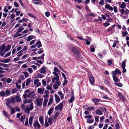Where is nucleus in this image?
<instances>
[{"label":"nucleus","mask_w":129,"mask_h":129,"mask_svg":"<svg viewBox=\"0 0 129 129\" xmlns=\"http://www.w3.org/2000/svg\"><path fill=\"white\" fill-rule=\"evenodd\" d=\"M2 67L5 68H7L8 67V65L4 64L3 63H0V73H3L4 72V68Z\"/></svg>","instance_id":"nucleus-1"},{"label":"nucleus","mask_w":129,"mask_h":129,"mask_svg":"<svg viewBox=\"0 0 129 129\" xmlns=\"http://www.w3.org/2000/svg\"><path fill=\"white\" fill-rule=\"evenodd\" d=\"M43 99L41 98H37L36 99L37 104L38 106H42V104Z\"/></svg>","instance_id":"nucleus-2"},{"label":"nucleus","mask_w":129,"mask_h":129,"mask_svg":"<svg viewBox=\"0 0 129 129\" xmlns=\"http://www.w3.org/2000/svg\"><path fill=\"white\" fill-rule=\"evenodd\" d=\"M34 126L36 129H39L40 128L41 126L37 120L34 122Z\"/></svg>","instance_id":"nucleus-3"},{"label":"nucleus","mask_w":129,"mask_h":129,"mask_svg":"<svg viewBox=\"0 0 129 129\" xmlns=\"http://www.w3.org/2000/svg\"><path fill=\"white\" fill-rule=\"evenodd\" d=\"M40 80L38 79H36L34 81V85L37 87H39L41 85V83L39 82Z\"/></svg>","instance_id":"nucleus-4"},{"label":"nucleus","mask_w":129,"mask_h":129,"mask_svg":"<svg viewBox=\"0 0 129 129\" xmlns=\"http://www.w3.org/2000/svg\"><path fill=\"white\" fill-rule=\"evenodd\" d=\"M63 105V103L59 104L55 108V109L56 110H60L61 111L62 110Z\"/></svg>","instance_id":"nucleus-5"},{"label":"nucleus","mask_w":129,"mask_h":129,"mask_svg":"<svg viewBox=\"0 0 129 129\" xmlns=\"http://www.w3.org/2000/svg\"><path fill=\"white\" fill-rule=\"evenodd\" d=\"M36 94L34 92H31L28 94V98H29L32 99H34L35 98V96Z\"/></svg>","instance_id":"nucleus-6"},{"label":"nucleus","mask_w":129,"mask_h":129,"mask_svg":"<svg viewBox=\"0 0 129 129\" xmlns=\"http://www.w3.org/2000/svg\"><path fill=\"white\" fill-rule=\"evenodd\" d=\"M89 79L90 83L92 84L94 83V78L91 74L89 75Z\"/></svg>","instance_id":"nucleus-7"},{"label":"nucleus","mask_w":129,"mask_h":129,"mask_svg":"<svg viewBox=\"0 0 129 129\" xmlns=\"http://www.w3.org/2000/svg\"><path fill=\"white\" fill-rule=\"evenodd\" d=\"M6 106H7L8 108L9 109H10L11 107V106H10V104L11 103L9 102V99H6Z\"/></svg>","instance_id":"nucleus-8"},{"label":"nucleus","mask_w":129,"mask_h":129,"mask_svg":"<svg viewBox=\"0 0 129 129\" xmlns=\"http://www.w3.org/2000/svg\"><path fill=\"white\" fill-rule=\"evenodd\" d=\"M39 71L40 73L45 74L46 72V68L45 67H43Z\"/></svg>","instance_id":"nucleus-9"},{"label":"nucleus","mask_w":129,"mask_h":129,"mask_svg":"<svg viewBox=\"0 0 129 129\" xmlns=\"http://www.w3.org/2000/svg\"><path fill=\"white\" fill-rule=\"evenodd\" d=\"M71 50L72 52L76 55H78L79 54V52L77 50L75 47L72 48Z\"/></svg>","instance_id":"nucleus-10"},{"label":"nucleus","mask_w":129,"mask_h":129,"mask_svg":"<svg viewBox=\"0 0 129 129\" xmlns=\"http://www.w3.org/2000/svg\"><path fill=\"white\" fill-rule=\"evenodd\" d=\"M32 81V80L31 78H28L26 80L25 85L26 86H28Z\"/></svg>","instance_id":"nucleus-11"},{"label":"nucleus","mask_w":129,"mask_h":129,"mask_svg":"<svg viewBox=\"0 0 129 129\" xmlns=\"http://www.w3.org/2000/svg\"><path fill=\"white\" fill-rule=\"evenodd\" d=\"M60 83L59 82H57L56 83L54 84L53 86L54 89H57L58 87L60 86Z\"/></svg>","instance_id":"nucleus-12"},{"label":"nucleus","mask_w":129,"mask_h":129,"mask_svg":"<svg viewBox=\"0 0 129 129\" xmlns=\"http://www.w3.org/2000/svg\"><path fill=\"white\" fill-rule=\"evenodd\" d=\"M59 76H57V77H55L53 78L52 79V82L53 83L55 82H57L59 80Z\"/></svg>","instance_id":"nucleus-13"},{"label":"nucleus","mask_w":129,"mask_h":129,"mask_svg":"<svg viewBox=\"0 0 129 129\" xmlns=\"http://www.w3.org/2000/svg\"><path fill=\"white\" fill-rule=\"evenodd\" d=\"M39 120L42 126H43L44 125L43 117L42 116H40L39 118Z\"/></svg>","instance_id":"nucleus-14"},{"label":"nucleus","mask_w":129,"mask_h":129,"mask_svg":"<svg viewBox=\"0 0 129 129\" xmlns=\"http://www.w3.org/2000/svg\"><path fill=\"white\" fill-rule=\"evenodd\" d=\"M44 90V88H39L37 90V92L38 93L41 94H42L43 93Z\"/></svg>","instance_id":"nucleus-15"},{"label":"nucleus","mask_w":129,"mask_h":129,"mask_svg":"<svg viewBox=\"0 0 129 129\" xmlns=\"http://www.w3.org/2000/svg\"><path fill=\"white\" fill-rule=\"evenodd\" d=\"M9 102L12 104H14L15 103V97H13L11 98L10 99H9Z\"/></svg>","instance_id":"nucleus-16"},{"label":"nucleus","mask_w":129,"mask_h":129,"mask_svg":"<svg viewBox=\"0 0 129 129\" xmlns=\"http://www.w3.org/2000/svg\"><path fill=\"white\" fill-rule=\"evenodd\" d=\"M105 8L106 9H108L110 11H111L113 10V8L108 4H107L105 5Z\"/></svg>","instance_id":"nucleus-17"},{"label":"nucleus","mask_w":129,"mask_h":129,"mask_svg":"<svg viewBox=\"0 0 129 129\" xmlns=\"http://www.w3.org/2000/svg\"><path fill=\"white\" fill-rule=\"evenodd\" d=\"M54 97L56 102L58 103L60 100L59 97L57 94H56L54 95Z\"/></svg>","instance_id":"nucleus-18"},{"label":"nucleus","mask_w":129,"mask_h":129,"mask_svg":"<svg viewBox=\"0 0 129 129\" xmlns=\"http://www.w3.org/2000/svg\"><path fill=\"white\" fill-rule=\"evenodd\" d=\"M36 38L35 36L33 35L29 36L27 38L26 40L28 41H30L31 40Z\"/></svg>","instance_id":"nucleus-19"},{"label":"nucleus","mask_w":129,"mask_h":129,"mask_svg":"<svg viewBox=\"0 0 129 129\" xmlns=\"http://www.w3.org/2000/svg\"><path fill=\"white\" fill-rule=\"evenodd\" d=\"M35 44L38 48H40L42 46V45L41 43V42L40 41H38Z\"/></svg>","instance_id":"nucleus-20"},{"label":"nucleus","mask_w":129,"mask_h":129,"mask_svg":"<svg viewBox=\"0 0 129 129\" xmlns=\"http://www.w3.org/2000/svg\"><path fill=\"white\" fill-rule=\"evenodd\" d=\"M118 95L121 99L124 102L125 101L126 99L124 98V96L122 94L119 93L118 94Z\"/></svg>","instance_id":"nucleus-21"},{"label":"nucleus","mask_w":129,"mask_h":129,"mask_svg":"<svg viewBox=\"0 0 129 129\" xmlns=\"http://www.w3.org/2000/svg\"><path fill=\"white\" fill-rule=\"evenodd\" d=\"M32 101L33 100H28L26 99H25V100L23 101V103L24 104H26L28 103H31L32 102Z\"/></svg>","instance_id":"nucleus-22"},{"label":"nucleus","mask_w":129,"mask_h":129,"mask_svg":"<svg viewBox=\"0 0 129 129\" xmlns=\"http://www.w3.org/2000/svg\"><path fill=\"white\" fill-rule=\"evenodd\" d=\"M59 114V112H56L55 113L54 116H53L51 117L52 118H54L53 121L55 120V121L56 120V119L57 118V117L58 116V115Z\"/></svg>","instance_id":"nucleus-23"},{"label":"nucleus","mask_w":129,"mask_h":129,"mask_svg":"<svg viewBox=\"0 0 129 129\" xmlns=\"http://www.w3.org/2000/svg\"><path fill=\"white\" fill-rule=\"evenodd\" d=\"M15 98V99H16V101L17 102H20L21 101V98L18 95L16 96Z\"/></svg>","instance_id":"nucleus-24"},{"label":"nucleus","mask_w":129,"mask_h":129,"mask_svg":"<svg viewBox=\"0 0 129 129\" xmlns=\"http://www.w3.org/2000/svg\"><path fill=\"white\" fill-rule=\"evenodd\" d=\"M34 118L33 116H31L30 117L29 119V123L30 125H31L33 124V120Z\"/></svg>","instance_id":"nucleus-25"},{"label":"nucleus","mask_w":129,"mask_h":129,"mask_svg":"<svg viewBox=\"0 0 129 129\" xmlns=\"http://www.w3.org/2000/svg\"><path fill=\"white\" fill-rule=\"evenodd\" d=\"M92 100L94 103V104L96 105L98 104L97 103L99 101V100L98 99H96L95 98H93L92 99Z\"/></svg>","instance_id":"nucleus-26"},{"label":"nucleus","mask_w":129,"mask_h":129,"mask_svg":"<svg viewBox=\"0 0 129 129\" xmlns=\"http://www.w3.org/2000/svg\"><path fill=\"white\" fill-rule=\"evenodd\" d=\"M22 35V34L19 33V32L17 31L14 35V37H17L19 36H20Z\"/></svg>","instance_id":"nucleus-27"},{"label":"nucleus","mask_w":129,"mask_h":129,"mask_svg":"<svg viewBox=\"0 0 129 129\" xmlns=\"http://www.w3.org/2000/svg\"><path fill=\"white\" fill-rule=\"evenodd\" d=\"M11 47V46L10 45H8L5 48V52H6L9 50H10Z\"/></svg>","instance_id":"nucleus-28"},{"label":"nucleus","mask_w":129,"mask_h":129,"mask_svg":"<svg viewBox=\"0 0 129 129\" xmlns=\"http://www.w3.org/2000/svg\"><path fill=\"white\" fill-rule=\"evenodd\" d=\"M31 110L29 108L28 106L25 107V112L26 113H29V111Z\"/></svg>","instance_id":"nucleus-29"},{"label":"nucleus","mask_w":129,"mask_h":129,"mask_svg":"<svg viewBox=\"0 0 129 129\" xmlns=\"http://www.w3.org/2000/svg\"><path fill=\"white\" fill-rule=\"evenodd\" d=\"M95 112L96 114L99 115H101L103 114L102 112L99 109L96 110L95 111Z\"/></svg>","instance_id":"nucleus-30"},{"label":"nucleus","mask_w":129,"mask_h":129,"mask_svg":"<svg viewBox=\"0 0 129 129\" xmlns=\"http://www.w3.org/2000/svg\"><path fill=\"white\" fill-rule=\"evenodd\" d=\"M53 98H50L49 99V101L48 104V105H50L53 102Z\"/></svg>","instance_id":"nucleus-31"},{"label":"nucleus","mask_w":129,"mask_h":129,"mask_svg":"<svg viewBox=\"0 0 129 129\" xmlns=\"http://www.w3.org/2000/svg\"><path fill=\"white\" fill-rule=\"evenodd\" d=\"M5 44H4L2 45L0 47V50L4 51L5 50V48H6V46H5Z\"/></svg>","instance_id":"nucleus-32"},{"label":"nucleus","mask_w":129,"mask_h":129,"mask_svg":"<svg viewBox=\"0 0 129 129\" xmlns=\"http://www.w3.org/2000/svg\"><path fill=\"white\" fill-rule=\"evenodd\" d=\"M47 118L46 117L45 118V125L46 127H47L49 125V124L47 122Z\"/></svg>","instance_id":"nucleus-33"},{"label":"nucleus","mask_w":129,"mask_h":129,"mask_svg":"<svg viewBox=\"0 0 129 129\" xmlns=\"http://www.w3.org/2000/svg\"><path fill=\"white\" fill-rule=\"evenodd\" d=\"M120 7L122 8H125L126 7V4L124 2L122 3L120 5Z\"/></svg>","instance_id":"nucleus-34"},{"label":"nucleus","mask_w":129,"mask_h":129,"mask_svg":"<svg viewBox=\"0 0 129 129\" xmlns=\"http://www.w3.org/2000/svg\"><path fill=\"white\" fill-rule=\"evenodd\" d=\"M53 111V109L52 108H50V109L49 110L48 112V114L49 115H50L52 113Z\"/></svg>","instance_id":"nucleus-35"},{"label":"nucleus","mask_w":129,"mask_h":129,"mask_svg":"<svg viewBox=\"0 0 129 129\" xmlns=\"http://www.w3.org/2000/svg\"><path fill=\"white\" fill-rule=\"evenodd\" d=\"M48 101V100L47 99H44L43 105V106L45 107L46 106Z\"/></svg>","instance_id":"nucleus-36"},{"label":"nucleus","mask_w":129,"mask_h":129,"mask_svg":"<svg viewBox=\"0 0 129 129\" xmlns=\"http://www.w3.org/2000/svg\"><path fill=\"white\" fill-rule=\"evenodd\" d=\"M52 84L51 85H47L46 87V88L50 90H52Z\"/></svg>","instance_id":"nucleus-37"},{"label":"nucleus","mask_w":129,"mask_h":129,"mask_svg":"<svg viewBox=\"0 0 129 129\" xmlns=\"http://www.w3.org/2000/svg\"><path fill=\"white\" fill-rule=\"evenodd\" d=\"M37 78H43L44 76V75L40 74L39 73L37 74Z\"/></svg>","instance_id":"nucleus-38"},{"label":"nucleus","mask_w":129,"mask_h":129,"mask_svg":"<svg viewBox=\"0 0 129 129\" xmlns=\"http://www.w3.org/2000/svg\"><path fill=\"white\" fill-rule=\"evenodd\" d=\"M52 117L49 118L48 120V122L50 125H51L52 124Z\"/></svg>","instance_id":"nucleus-39"},{"label":"nucleus","mask_w":129,"mask_h":129,"mask_svg":"<svg viewBox=\"0 0 129 129\" xmlns=\"http://www.w3.org/2000/svg\"><path fill=\"white\" fill-rule=\"evenodd\" d=\"M25 118V116L22 115L21 116L20 118V120L21 122H23V123L24 122V121L23 120Z\"/></svg>","instance_id":"nucleus-40"},{"label":"nucleus","mask_w":129,"mask_h":129,"mask_svg":"<svg viewBox=\"0 0 129 129\" xmlns=\"http://www.w3.org/2000/svg\"><path fill=\"white\" fill-rule=\"evenodd\" d=\"M39 1V0H34V4L36 5H38L40 3Z\"/></svg>","instance_id":"nucleus-41"},{"label":"nucleus","mask_w":129,"mask_h":129,"mask_svg":"<svg viewBox=\"0 0 129 129\" xmlns=\"http://www.w3.org/2000/svg\"><path fill=\"white\" fill-rule=\"evenodd\" d=\"M23 73L24 74L25 77V78H26L28 77L29 76V74L27 72H24Z\"/></svg>","instance_id":"nucleus-42"},{"label":"nucleus","mask_w":129,"mask_h":129,"mask_svg":"<svg viewBox=\"0 0 129 129\" xmlns=\"http://www.w3.org/2000/svg\"><path fill=\"white\" fill-rule=\"evenodd\" d=\"M5 52H5V51L0 50V55L1 56L4 55L5 54Z\"/></svg>","instance_id":"nucleus-43"},{"label":"nucleus","mask_w":129,"mask_h":129,"mask_svg":"<svg viewBox=\"0 0 129 129\" xmlns=\"http://www.w3.org/2000/svg\"><path fill=\"white\" fill-rule=\"evenodd\" d=\"M15 112V109L14 107H12L11 109V114H12L14 113Z\"/></svg>","instance_id":"nucleus-44"},{"label":"nucleus","mask_w":129,"mask_h":129,"mask_svg":"<svg viewBox=\"0 0 129 129\" xmlns=\"http://www.w3.org/2000/svg\"><path fill=\"white\" fill-rule=\"evenodd\" d=\"M5 95V92L4 91H2L0 92V95L4 97Z\"/></svg>","instance_id":"nucleus-45"},{"label":"nucleus","mask_w":129,"mask_h":129,"mask_svg":"<svg viewBox=\"0 0 129 129\" xmlns=\"http://www.w3.org/2000/svg\"><path fill=\"white\" fill-rule=\"evenodd\" d=\"M113 77L114 81L115 82H117L118 81V79L115 76H113Z\"/></svg>","instance_id":"nucleus-46"},{"label":"nucleus","mask_w":129,"mask_h":129,"mask_svg":"<svg viewBox=\"0 0 129 129\" xmlns=\"http://www.w3.org/2000/svg\"><path fill=\"white\" fill-rule=\"evenodd\" d=\"M24 29V28H23L20 27L18 28V30L17 31L20 33L22 32L23 30Z\"/></svg>","instance_id":"nucleus-47"},{"label":"nucleus","mask_w":129,"mask_h":129,"mask_svg":"<svg viewBox=\"0 0 129 129\" xmlns=\"http://www.w3.org/2000/svg\"><path fill=\"white\" fill-rule=\"evenodd\" d=\"M74 99V97L73 96H72L71 98L69 100V102L72 103Z\"/></svg>","instance_id":"nucleus-48"},{"label":"nucleus","mask_w":129,"mask_h":129,"mask_svg":"<svg viewBox=\"0 0 129 129\" xmlns=\"http://www.w3.org/2000/svg\"><path fill=\"white\" fill-rule=\"evenodd\" d=\"M94 109V108L92 107H88L87 108V110L89 111H93Z\"/></svg>","instance_id":"nucleus-49"},{"label":"nucleus","mask_w":129,"mask_h":129,"mask_svg":"<svg viewBox=\"0 0 129 129\" xmlns=\"http://www.w3.org/2000/svg\"><path fill=\"white\" fill-rule=\"evenodd\" d=\"M3 10L5 13H7L8 12V10L7 9V6H6L4 7Z\"/></svg>","instance_id":"nucleus-50"},{"label":"nucleus","mask_w":129,"mask_h":129,"mask_svg":"<svg viewBox=\"0 0 129 129\" xmlns=\"http://www.w3.org/2000/svg\"><path fill=\"white\" fill-rule=\"evenodd\" d=\"M12 81V79L9 78L6 79V81L8 83H10Z\"/></svg>","instance_id":"nucleus-51"},{"label":"nucleus","mask_w":129,"mask_h":129,"mask_svg":"<svg viewBox=\"0 0 129 129\" xmlns=\"http://www.w3.org/2000/svg\"><path fill=\"white\" fill-rule=\"evenodd\" d=\"M113 9L114 12L115 13H116L118 12L117 9V7L116 6H114L113 7Z\"/></svg>","instance_id":"nucleus-52"},{"label":"nucleus","mask_w":129,"mask_h":129,"mask_svg":"<svg viewBox=\"0 0 129 129\" xmlns=\"http://www.w3.org/2000/svg\"><path fill=\"white\" fill-rule=\"evenodd\" d=\"M119 11L122 14H123L125 13V10L124 9H120V8L119 9Z\"/></svg>","instance_id":"nucleus-53"},{"label":"nucleus","mask_w":129,"mask_h":129,"mask_svg":"<svg viewBox=\"0 0 129 129\" xmlns=\"http://www.w3.org/2000/svg\"><path fill=\"white\" fill-rule=\"evenodd\" d=\"M125 64V62L124 61H123L122 64V68H124V67H125L126 66Z\"/></svg>","instance_id":"nucleus-54"},{"label":"nucleus","mask_w":129,"mask_h":129,"mask_svg":"<svg viewBox=\"0 0 129 129\" xmlns=\"http://www.w3.org/2000/svg\"><path fill=\"white\" fill-rule=\"evenodd\" d=\"M115 84L116 85L120 87H121L122 86V84H121V83H115Z\"/></svg>","instance_id":"nucleus-55"},{"label":"nucleus","mask_w":129,"mask_h":129,"mask_svg":"<svg viewBox=\"0 0 129 129\" xmlns=\"http://www.w3.org/2000/svg\"><path fill=\"white\" fill-rule=\"evenodd\" d=\"M31 103L29 106V108L30 109V110H32L34 108L33 104L32 102Z\"/></svg>","instance_id":"nucleus-56"},{"label":"nucleus","mask_w":129,"mask_h":129,"mask_svg":"<svg viewBox=\"0 0 129 129\" xmlns=\"http://www.w3.org/2000/svg\"><path fill=\"white\" fill-rule=\"evenodd\" d=\"M17 91V89L16 88H14L12 89V94L15 93Z\"/></svg>","instance_id":"nucleus-57"},{"label":"nucleus","mask_w":129,"mask_h":129,"mask_svg":"<svg viewBox=\"0 0 129 129\" xmlns=\"http://www.w3.org/2000/svg\"><path fill=\"white\" fill-rule=\"evenodd\" d=\"M11 54V52H9L8 53H7L5 55V56H4V57H6L8 56H9Z\"/></svg>","instance_id":"nucleus-58"},{"label":"nucleus","mask_w":129,"mask_h":129,"mask_svg":"<svg viewBox=\"0 0 129 129\" xmlns=\"http://www.w3.org/2000/svg\"><path fill=\"white\" fill-rule=\"evenodd\" d=\"M110 24L108 22L104 23L103 24V25L105 27H107L108 26H109Z\"/></svg>","instance_id":"nucleus-59"},{"label":"nucleus","mask_w":129,"mask_h":129,"mask_svg":"<svg viewBox=\"0 0 129 129\" xmlns=\"http://www.w3.org/2000/svg\"><path fill=\"white\" fill-rule=\"evenodd\" d=\"M94 121L92 119H87V122L88 123H92Z\"/></svg>","instance_id":"nucleus-60"},{"label":"nucleus","mask_w":129,"mask_h":129,"mask_svg":"<svg viewBox=\"0 0 129 129\" xmlns=\"http://www.w3.org/2000/svg\"><path fill=\"white\" fill-rule=\"evenodd\" d=\"M10 92L9 90H7L5 91L6 94L7 95H8L10 94Z\"/></svg>","instance_id":"nucleus-61"},{"label":"nucleus","mask_w":129,"mask_h":129,"mask_svg":"<svg viewBox=\"0 0 129 129\" xmlns=\"http://www.w3.org/2000/svg\"><path fill=\"white\" fill-rule=\"evenodd\" d=\"M3 112L5 116L9 118V115L5 111H3Z\"/></svg>","instance_id":"nucleus-62"},{"label":"nucleus","mask_w":129,"mask_h":129,"mask_svg":"<svg viewBox=\"0 0 129 129\" xmlns=\"http://www.w3.org/2000/svg\"><path fill=\"white\" fill-rule=\"evenodd\" d=\"M27 71L30 73H31L33 72V70L32 69L30 68H28L27 69Z\"/></svg>","instance_id":"nucleus-63"},{"label":"nucleus","mask_w":129,"mask_h":129,"mask_svg":"<svg viewBox=\"0 0 129 129\" xmlns=\"http://www.w3.org/2000/svg\"><path fill=\"white\" fill-rule=\"evenodd\" d=\"M107 63L109 65H110L111 64H112V60H109L108 61H107Z\"/></svg>","instance_id":"nucleus-64"}]
</instances>
